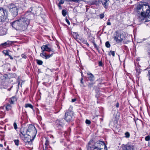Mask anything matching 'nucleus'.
Returning a JSON list of instances; mask_svg holds the SVG:
<instances>
[{"label": "nucleus", "instance_id": "obj_1", "mask_svg": "<svg viewBox=\"0 0 150 150\" xmlns=\"http://www.w3.org/2000/svg\"><path fill=\"white\" fill-rule=\"evenodd\" d=\"M137 8L138 12L141 13L139 17L141 20H145V22L150 21V6L148 4H139Z\"/></svg>", "mask_w": 150, "mask_h": 150}, {"label": "nucleus", "instance_id": "obj_2", "mask_svg": "<svg viewBox=\"0 0 150 150\" xmlns=\"http://www.w3.org/2000/svg\"><path fill=\"white\" fill-rule=\"evenodd\" d=\"M29 23V18H27L26 16H21L19 19L13 21L11 26L17 30L24 31L27 29Z\"/></svg>", "mask_w": 150, "mask_h": 150}, {"label": "nucleus", "instance_id": "obj_3", "mask_svg": "<svg viewBox=\"0 0 150 150\" xmlns=\"http://www.w3.org/2000/svg\"><path fill=\"white\" fill-rule=\"evenodd\" d=\"M106 147L103 141H98L94 145L93 141L91 140L87 146V150H101L104 147Z\"/></svg>", "mask_w": 150, "mask_h": 150}, {"label": "nucleus", "instance_id": "obj_4", "mask_svg": "<svg viewBox=\"0 0 150 150\" xmlns=\"http://www.w3.org/2000/svg\"><path fill=\"white\" fill-rule=\"evenodd\" d=\"M71 109L70 108L65 113L64 119L67 122L71 121L74 119V112L71 110Z\"/></svg>", "mask_w": 150, "mask_h": 150}, {"label": "nucleus", "instance_id": "obj_5", "mask_svg": "<svg viewBox=\"0 0 150 150\" xmlns=\"http://www.w3.org/2000/svg\"><path fill=\"white\" fill-rule=\"evenodd\" d=\"M28 135L32 137V139L33 140L37 134V130L35 126L32 125H30L28 128L27 129Z\"/></svg>", "mask_w": 150, "mask_h": 150}, {"label": "nucleus", "instance_id": "obj_6", "mask_svg": "<svg viewBox=\"0 0 150 150\" xmlns=\"http://www.w3.org/2000/svg\"><path fill=\"white\" fill-rule=\"evenodd\" d=\"M124 38L123 35H121L120 33L116 32V34L114 36V40L117 42H122Z\"/></svg>", "mask_w": 150, "mask_h": 150}, {"label": "nucleus", "instance_id": "obj_7", "mask_svg": "<svg viewBox=\"0 0 150 150\" xmlns=\"http://www.w3.org/2000/svg\"><path fill=\"white\" fill-rule=\"evenodd\" d=\"M42 52L46 51L48 52H54L53 50L50 47L49 44L42 45L41 47Z\"/></svg>", "mask_w": 150, "mask_h": 150}, {"label": "nucleus", "instance_id": "obj_8", "mask_svg": "<svg viewBox=\"0 0 150 150\" xmlns=\"http://www.w3.org/2000/svg\"><path fill=\"white\" fill-rule=\"evenodd\" d=\"M32 136L28 135H26L24 137L22 138H21L23 141L26 143L28 144H31L32 141L33 140L32 139Z\"/></svg>", "mask_w": 150, "mask_h": 150}, {"label": "nucleus", "instance_id": "obj_9", "mask_svg": "<svg viewBox=\"0 0 150 150\" xmlns=\"http://www.w3.org/2000/svg\"><path fill=\"white\" fill-rule=\"evenodd\" d=\"M5 12H6V10L3 8H0V22L4 21L6 20V17L4 15H5Z\"/></svg>", "mask_w": 150, "mask_h": 150}, {"label": "nucleus", "instance_id": "obj_10", "mask_svg": "<svg viewBox=\"0 0 150 150\" xmlns=\"http://www.w3.org/2000/svg\"><path fill=\"white\" fill-rule=\"evenodd\" d=\"M64 120L63 119H57L56 120L55 124L58 129H61L64 125Z\"/></svg>", "mask_w": 150, "mask_h": 150}, {"label": "nucleus", "instance_id": "obj_11", "mask_svg": "<svg viewBox=\"0 0 150 150\" xmlns=\"http://www.w3.org/2000/svg\"><path fill=\"white\" fill-rule=\"evenodd\" d=\"M19 136L21 138L28 135L27 129L25 128H22L20 129Z\"/></svg>", "mask_w": 150, "mask_h": 150}, {"label": "nucleus", "instance_id": "obj_12", "mask_svg": "<svg viewBox=\"0 0 150 150\" xmlns=\"http://www.w3.org/2000/svg\"><path fill=\"white\" fill-rule=\"evenodd\" d=\"M10 11L11 12L13 17H16L18 15L17 8V7L10 9Z\"/></svg>", "mask_w": 150, "mask_h": 150}, {"label": "nucleus", "instance_id": "obj_13", "mask_svg": "<svg viewBox=\"0 0 150 150\" xmlns=\"http://www.w3.org/2000/svg\"><path fill=\"white\" fill-rule=\"evenodd\" d=\"M7 29L3 27H0V35H3L6 34Z\"/></svg>", "mask_w": 150, "mask_h": 150}, {"label": "nucleus", "instance_id": "obj_14", "mask_svg": "<svg viewBox=\"0 0 150 150\" xmlns=\"http://www.w3.org/2000/svg\"><path fill=\"white\" fill-rule=\"evenodd\" d=\"M121 148L122 150H133V147L130 146H123Z\"/></svg>", "mask_w": 150, "mask_h": 150}, {"label": "nucleus", "instance_id": "obj_15", "mask_svg": "<svg viewBox=\"0 0 150 150\" xmlns=\"http://www.w3.org/2000/svg\"><path fill=\"white\" fill-rule=\"evenodd\" d=\"M109 0H103L101 1L102 5L105 8H107L108 6V2Z\"/></svg>", "mask_w": 150, "mask_h": 150}, {"label": "nucleus", "instance_id": "obj_16", "mask_svg": "<svg viewBox=\"0 0 150 150\" xmlns=\"http://www.w3.org/2000/svg\"><path fill=\"white\" fill-rule=\"evenodd\" d=\"M88 79L91 81L92 83H89L90 85H92L93 83H92L93 81L94 80V76H90L88 77Z\"/></svg>", "mask_w": 150, "mask_h": 150}, {"label": "nucleus", "instance_id": "obj_17", "mask_svg": "<svg viewBox=\"0 0 150 150\" xmlns=\"http://www.w3.org/2000/svg\"><path fill=\"white\" fill-rule=\"evenodd\" d=\"M16 7L15 5L13 3L10 4L8 6V7L9 9V11L10 10V9H13L14 8Z\"/></svg>", "mask_w": 150, "mask_h": 150}, {"label": "nucleus", "instance_id": "obj_18", "mask_svg": "<svg viewBox=\"0 0 150 150\" xmlns=\"http://www.w3.org/2000/svg\"><path fill=\"white\" fill-rule=\"evenodd\" d=\"M16 100V98L15 97L13 96L11 98L10 100L9 101V102L10 104H13L14 102Z\"/></svg>", "mask_w": 150, "mask_h": 150}, {"label": "nucleus", "instance_id": "obj_19", "mask_svg": "<svg viewBox=\"0 0 150 150\" xmlns=\"http://www.w3.org/2000/svg\"><path fill=\"white\" fill-rule=\"evenodd\" d=\"M40 56L42 58L46 59L47 55L46 53L44 52H42L40 53Z\"/></svg>", "mask_w": 150, "mask_h": 150}, {"label": "nucleus", "instance_id": "obj_20", "mask_svg": "<svg viewBox=\"0 0 150 150\" xmlns=\"http://www.w3.org/2000/svg\"><path fill=\"white\" fill-rule=\"evenodd\" d=\"M72 35L74 37V38L75 39H77L78 38V37L79 36L78 34L76 33L73 32L72 34Z\"/></svg>", "mask_w": 150, "mask_h": 150}, {"label": "nucleus", "instance_id": "obj_21", "mask_svg": "<svg viewBox=\"0 0 150 150\" xmlns=\"http://www.w3.org/2000/svg\"><path fill=\"white\" fill-rule=\"evenodd\" d=\"M25 107L26 108L29 107L32 109L33 108V106L30 104H26L25 105Z\"/></svg>", "mask_w": 150, "mask_h": 150}, {"label": "nucleus", "instance_id": "obj_22", "mask_svg": "<svg viewBox=\"0 0 150 150\" xmlns=\"http://www.w3.org/2000/svg\"><path fill=\"white\" fill-rule=\"evenodd\" d=\"M136 73L137 74L139 75V74H140V72H141L142 70L139 68H136Z\"/></svg>", "mask_w": 150, "mask_h": 150}, {"label": "nucleus", "instance_id": "obj_23", "mask_svg": "<svg viewBox=\"0 0 150 150\" xmlns=\"http://www.w3.org/2000/svg\"><path fill=\"white\" fill-rule=\"evenodd\" d=\"M12 108V106L10 104H8L6 107V109L7 110H11Z\"/></svg>", "mask_w": 150, "mask_h": 150}, {"label": "nucleus", "instance_id": "obj_24", "mask_svg": "<svg viewBox=\"0 0 150 150\" xmlns=\"http://www.w3.org/2000/svg\"><path fill=\"white\" fill-rule=\"evenodd\" d=\"M9 51H8L6 50H4L3 51V53L5 55L9 56L10 55Z\"/></svg>", "mask_w": 150, "mask_h": 150}, {"label": "nucleus", "instance_id": "obj_25", "mask_svg": "<svg viewBox=\"0 0 150 150\" xmlns=\"http://www.w3.org/2000/svg\"><path fill=\"white\" fill-rule=\"evenodd\" d=\"M108 54L109 55H112L113 57H114L115 56V52L114 51H110L109 52Z\"/></svg>", "mask_w": 150, "mask_h": 150}, {"label": "nucleus", "instance_id": "obj_26", "mask_svg": "<svg viewBox=\"0 0 150 150\" xmlns=\"http://www.w3.org/2000/svg\"><path fill=\"white\" fill-rule=\"evenodd\" d=\"M36 61L37 64L39 65H41L43 63V62L42 60L36 59Z\"/></svg>", "mask_w": 150, "mask_h": 150}, {"label": "nucleus", "instance_id": "obj_27", "mask_svg": "<svg viewBox=\"0 0 150 150\" xmlns=\"http://www.w3.org/2000/svg\"><path fill=\"white\" fill-rule=\"evenodd\" d=\"M49 141L47 139H46V142L45 143V149H46L47 148V146L49 145Z\"/></svg>", "mask_w": 150, "mask_h": 150}, {"label": "nucleus", "instance_id": "obj_28", "mask_svg": "<svg viewBox=\"0 0 150 150\" xmlns=\"http://www.w3.org/2000/svg\"><path fill=\"white\" fill-rule=\"evenodd\" d=\"M147 52L149 54H150V44L148 45L147 47Z\"/></svg>", "mask_w": 150, "mask_h": 150}, {"label": "nucleus", "instance_id": "obj_29", "mask_svg": "<svg viewBox=\"0 0 150 150\" xmlns=\"http://www.w3.org/2000/svg\"><path fill=\"white\" fill-rule=\"evenodd\" d=\"M54 52H52V53L50 54H49L47 55L46 59H47L50 58V57H52L54 54Z\"/></svg>", "mask_w": 150, "mask_h": 150}, {"label": "nucleus", "instance_id": "obj_30", "mask_svg": "<svg viewBox=\"0 0 150 150\" xmlns=\"http://www.w3.org/2000/svg\"><path fill=\"white\" fill-rule=\"evenodd\" d=\"M62 14L64 16H65L67 14V11L66 10L64 9L62 11Z\"/></svg>", "mask_w": 150, "mask_h": 150}, {"label": "nucleus", "instance_id": "obj_31", "mask_svg": "<svg viewBox=\"0 0 150 150\" xmlns=\"http://www.w3.org/2000/svg\"><path fill=\"white\" fill-rule=\"evenodd\" d=\"M68 1H73L76 3H79L80 1L82 0H67Z\"/></svg>", "mask_w": 150, "mask_h": 150}, {"label": "nucleus", "instance_id": "obj_32", "mask_svg": "<svg viewBox=\"0 0 150 150\" xmlns=\"http://www.w3.org/2000/svg\"><path fill=\"white\" fill-rule=\"evenodd\" d=\"M105 46L107 48H109L110 46V45L108 41H107L105 43Z\"/></svg>", "mask_w": 150, "mask_h": 150}, {"label": "nucleus", "instance_id": "obj_33", "mask_svg": "<svg viewBox=\"0 0 150 150\" xmlns=\"http://www.w3.org/2000/svg\"><path fill=\"white\" fill-rule=\"evenodd\" d=\"M0 47H5L6 46H7V43L6 42H5L4 43H2L0 45Z\"/></svg>", "mask_w": 150, "mask_h": 150}, {"label": "nucleus", "instance_id": "obj_34", "mask_svg": "<svg viewBox=\"0 0 150 150\" xmlns=\"http://www.w3.org/2000/svg\"><path fill=\"white\" fill-rule=\"evenodd\" d=\"M35 9H36V8H30L29 9V11L32 13L34 14L35 13V12H34L33 10V9L35 10Z\"/></svg>", "mask_w": 150, "mask_h": 150}, {"label": "nucleus", "instance_id": "obj_35", "mask_svg": "<svg viewBox=\"0 0 150 150\" xmlns=\"http://www.w3.org/2000/svg\"><path fill=\"white\" fill-rule=\"evenodd\" d=\"M14 143L17 146H18L19 145V140L18 139L15 140H14Z\"/></svg>", "mask_w": 150, "mask_h": 150}, {"label": "nucleus", "instance_id": "obj_36", "mask_svg": "<svg viewBox=\"0 0 150 150\" xmlns=\"http://www.w3.org/2000/svg\"><path fill=\"white\" fill-rule=\"evenodd\" d=\"M125 137L126 138H129L130 137V134L128 132H126L125 133Z\"/></svg>", "mask_w": 150, "mask_h": 150}, {"label": "nucleus", "instance_id": "obj_37", "mask_svg": "<svg viewBox=\"0 0 150 150\" xmlns=\"http://www.w3.org/2000/svg\"><path fill=\"white\" fill-rule=\"evenodd\" d=\"M145 140L146 141H149L150 140V136L149 135L146 136L145 137Z\"/></svg>", "mask_w": 150, "mask_h": 150}, {"label": "nucleus", "instance_id": "obj_38", "mask_svg": "<svg viewBox=\"0 0 150 150\" xmlns=\"http://www.w3.org/2000/svg\"><path fill=\"white\" fill-rule=\"evenodd\" d=\"M6 42L7 43V46L10 45L12 43V41H8L7 42Z\"/></svg>", "mask_w": 150, "mask_h": 150}, {"label": "nucleus", "instance_id": "obj_39", "mask_svg": "<svg viewBox=\"0 0 150 150\" xmlns=\"http://www.w3.org/2000/svg\"><path fill=\"white\" fill-rule=\"evenodd\" d=\"M13 126H14V128L15 129H17V125L16 124V122H14V123H13Z\"/></svg>", "mask_w": 150, "mask_h": 150}, {"label": "nucleus", "instance_id": "obj_40", "mask_svg": "<svg viewBox=\"0 0 150 150\" xmlns=\"http://www.w3.org/2000/svg\"><path fill=\"white\" fill-rule=\"evenodd\" d=\"M100 19L103 18L104 17V15L103 13L101 14L100 15Z\"/></svg>", "mask_w": 150, "mask_h": 150}, {"label": "nucleus", "instance_id": "obj_41", "mask_svg": "<svg viewBox=\"0 0 150 150\" xmlns=\"http://www.w3.org/2000/svg\"><path fill=\"white\" fill-rule=\"evenodd\" d=\"M91 122V121L88 120H86V123L87 124H90Z\"/></svg>", "mask_w": 150, "mask_h": 150}, {"label": "nucleus", "instance_id": "obj_42", "mask_svg": "<svg viewBox=\"0 0 150 150\" xmlns=\"http://www.w3.org/2000/svg\"><path fill=\"white\" fill-rule=\"evenodd\" d=\"M64 3V1L63 0H61L59 2V4H63Z\"/></svg>", "mask_w": 150, "mask_h": 150}, {"label": "nucleus", "instance_id": "obj_43", "mask_svg": "<svg viewBox=\"0 0 150 150\" xmlns=\"http://www.w3.org/2000/svg\"><path fill=\"white\" fill-rule=\"evenodd\" d=\"M21 57L22 58L24 59H26L27 58V56L24 54H21Z\"/></svg>", "mask_w": 150, "mask_h": 150}, {"label": "nucleus", "instance_id": "obj_44", "mask_svg": "<svg viewBox=\"0 0 150 150\" xmlns=\"http://www.w3.org/2000/svg\"><path fill=\"white\" fill-rule=\"evenodd\" d=\"M65 21H66V22L68 24V25H70V23L69 20L68 19H66Z\"/></svg>", "mask_w": 150, "mask_h": 150}, {"label": "nucleus", "instance_id": "obj_45", "mask_svg": "<svg viewBox=\"0 0 150 150\" xmlns=\"http://www.w3.org/2000/svg\"><path fill=\"white\" fill-rule=\"evenodd\" d=\"M99 66H103V63L102 61H100L98 63Z\"/></svg>", "mask_w": 150, "mask_h": 150}, {"label": "nucleus", "instance_id": "obj_46", "mask_svg": "<svg viewBox=\"0 0 150 150\" xmlns=\"http://www.w3.org/2000/svg\"><path fill=\"white\" fill-rule=\"evenodd\" d=\"M82 77L81 78V83L82 84H83V76H82Z\"/></svg>", "mask_w": 150, "mask_h": 150}, {"label": "nucleus", "instance_id": "obj_47", "mask_svg": "<svg viewBox=\"0 0 150 150\" xmlns=\"http://www.w3.org/2000/svg\"><path fill=\"white\" fill-rule=\"evenodd\" d=\"M109 21H110V20L109 19L108 22H107V25H111V23L110 22H109Z\"/></svg>", "mask_w": 150, "mask_h": 150}, {"label": "nucleus", "instance_id": "obj_48", "mask_svg": "<svg viewBox=\"0 0 150 150\" xmlns=\"http://www.w3.org/2000/svg\"><path fill=\"white\" fill-rule=\"evenodd\" d=\"M21 81V80H20L19 79V78H18V85H19L20 84Z\"/></svg>", "mask_w": 150, "mask_h": 150}, {"label": "nucleus", "instance_id": "obj_49", "mask_svg": "<svg viewBox=\"0 0 150 150\" xmlns=\"http://www.w3.org/2000/svg\"><path fill=\"white\" fill-rule=\"evenodd\" d=\"M61 4H58V6L59 7V9H62V6H61Z\"/></svg>", "mask_w": 150, "mask_h": 150}, {"label": "nucleus", "instance_id": "obj_50", "mask_svg": "<svg viewBox=\"0 0 150 150\" xmlns=\"http://www.w3.org/2000/svg\"><path fill=\"white\" fill-rule=\"evenodd\" d=\"M119 103H118V102H117V103H116V107L117 108H118V107H119Z\"/></svg>", "mask_w": 150, "mask_h": 150}, {"label": "nucleus", "instance_id": "obj_51", "mask_svg": "<svg viewBox=\"0 0 150 150\" xmlns=\"http://www.w3.org/2000/svg\"><path fill=\"white\" fill-rule=\"evenodd\" d=\"M87 0H82L81 1H83L84 2H85L86 3H88L89 2V1H87Z\"/></svg>", "mask_w": 150, "mask_h": 150}, {"label": "nucleus", "instance_id": "obj_52", "mask_svg": "<svg viewBox=\"0 0 150 150\" xmlns=\"http://www.w3.org/2000/svg\"><path fill=\"white\" fill-rule=\"evenodd\" d=\"M76 100V99H73L72 100V102H74Z\"/></svg>", "mask_w": 150, "mask_h": 150}, {"label": "nucleus", "instance_id": "obj_53", "mask_svg": "<svg viewBox=\"0 0 150 150\" xmlns=\"http://www.w3.org/2000/svg\"><path fill=\"white\" fill-rule=\"evenodd\" d=\"M8 56L11 59H13V57L10 55Z\"/></svg>", "mask_w": 150, "mask_h": 150}, {"label": "nucleus", "instance_id": "obj_54", "mask_svg": "<svg viewBox=\"0 0 150 150\" xmlns=\"http://www.w3.org/2000/svg\"><path fill=\"white\" fill-rule=\"evenodd\" d=\"M87 41L86 40H83V42L84 43V44H86V42H87Z\"/></svg>", "mask_w": 150, "mask_h": 150}, {"label": "nucleus", "instance_id": "obj_55", "mask_svg": "<svg viewBox=\"0 0 150 150\" xmlns=\"http://www.w3.org/2000/svg\"><path fill=\"white\" fill-rule=\"evenodd\" d=\"M93 45L95 47H97V45L95 43H93Z\"/></svg>", "mask_w": 150, "mask_h": 150}, {"label": "nucleus", "instance_id": "obj_56", "mask_svg": "<svg viewBox=\"0 0 150 150\" xmlns=\"http://www.w3.org/2000/svg\"><path fill=\"white\" fill-rule=\"evenodd\" d=\"M27 0H24V1H24V3H25V4H27Z\"/></svg>", "mask_w": 150, "mask_h": 150}, {"label": "nucleus", "instance_id": "obj_57", "mask_svg": "<svg viewBox=\"0 0 150 150\" xmlns=\"http://www.w3.org/2000/svg\"><path fill=\"white\" fill-rule=\"evenodd\" d=\"M85 44L88 46L89 45V44L87 42H86Z\"/></svg>", "mask_w": 150, "mask_h": 150}, {"label": "nucleus", "instance_id": "obj_58", "mask_svg": "<svg viewBox=\"0 0 150 150\" xmlns=\"http://www.w3.org/2000/svg\"><path fill=\"white\" fill-rule=\"evenodd\" d=\"M87 74H88V75H93L92 74H91V73H90V74L87 73Z\"/></svg>", "mask_w": 150, "mask_h": 150}, {"label": "nucleus", "instance_id": "obj_59", "mask_svg": "<svg viewBox=\"0 0 150 150\" xmlns=\"http://www.w3.org/2000/svg\"><path fill=\"white\" fill-rule=\"evenodd\" d=\"M43 150H46L47 149H47H45V148L44 146H43Z\"/></svg>", "mask_w": 150, "mask_h": 150}, {"label": "nucleus", "instance_id": "obj_60", "mask_svg": "<svg viewBox=\"0 0 150 150\" xmlns=\"http://www.w3.org/2000/svg\"><path fill=\"white\" fill-rule=\"evenodd\" d=\"M45 83H46L45 82H44L43 83V85H45Z\"/></svg>", "mask_w": 150, "mask_h": 150}, {"label": "nucleus", "instance_id": "obj_61", "mask_svg": "<svg viewBox=\"0 0 150 150\" xmlns=\"http://www.w3.org/2000/svg\"><path fill=\"white\" fill-rule=\"evenodd\" d=\"M149 74V75H150V70H149V71H148Z\"/></svg>", "mask_w": 150, "mask_h": 150}, {"label": "nucleus", "instance_id": "obj_62", "mask_svg": "<svg viewBox=\"0 0 150 150\" xmlns=\"http://www.w3.org/2000/svg\"><path fill=\"white\" fill-rule=\"evenodd\" d=\"M0 146H1V147H2L3 146V145L2 144H0Z\"/></svg>", "mask_w": 150, "mask_h": 150}, {"label": "nucleus", "instance_id": "obj_63", "mask_svg": "<svg viewBox=\"0 0 150 150\" xmlns=\"http://www.w3.org/2000/svg\"><path fill=\"white\" fill-rule=\"evenodd\" d=\"M149 144V146H150V142H149V144Z\"/></svg>", "mask_w": 150, "mask_h": 150}, {"label": "nucleus", "instance_id": "obj_64", "mask_svg": "<svg viewBox=\"0 0 150 150\" xmlns=\"http://www.w3.org/2000/svg\"><path fill=\"white\" fill-rule=\"evenodd\" d=\"M97 3V1H96L94 3H93V4H96V3Z\"/></svg>", "mask_w": 150, "mask_h": 150}]
</instances>
